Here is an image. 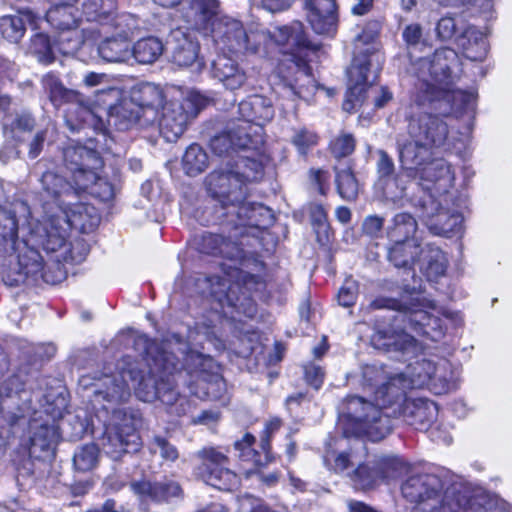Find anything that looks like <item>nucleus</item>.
<instances>
[{
	"mask_svg": "<svg viewBox=\"0 0 512 512\" xmlns=\"http://www.w3.org/2000/svg\"><path fill=\"white\" fill-rule=\"evenodd\" d=\"M275 41L280 45L292 44L299 48L317 50V45H312L308 41L303 25L300 22H294L290 26H284L278 29V35H274Z\"/></svg>",
	"mask_w": 512,
	"mask_h": 512,
	"instance_id": "nucleus-41",
	"label": "nucleus"
},
{
	"mask_svg": "<svg viewBox=\"0 0 512 512\" xmlns=\"http://www.w3.org/2000/svg\"><path fill=\"white\" fill-rule=\"evenodd\" d=\"M402 496L414 506L410 512H487L476 495L445 488V481L433 473L409 476L401 486Z\"/></svg>",
	"mask_w": 512,
	"mask_h": 512,
	"instance_id": "nucleus-5",
	"label": "nucleus"
},
{
	"mask_svg": "<svg viewBox=\"0 0 512 512\" xmlns=\"http://www.w3.org/2000/svg\"><path fill=\"white\" fill-rule=\"evenodd\" d=\"M197 456L199 474L205 482L222 491H232L238 484V476L227 466L229 458L215 447H204Z\"/></svg>",
	"mask_w": 512,
	"mask_h": 512,
	"instance_id": "nucleus-12",
	"label": "nucleus"
},
{
	"mask_svg": "<svg viewBox=\"0 0 512 512\" xmlns=\"http://www.w3.org/2000/svg\"><path fill=\"white\" fill-rule=\"evenodd\" d=\"M307 20L317 34H332L337 25L336 0H306Z\"/></svg>",
	"mask_w": 512,
	"mask_h": 512,
	"instance_id": "nucleus-22",
	"label": "nucleus"
},
{
	"mask_svg": "<svg viewBox=\"0 0 512 512\" xmlns=\"http://www.w3.org/2000/svg\"><path fill=\"white\" fill-rule=\"evenodd\" d=\"M30 49L39 55L40 60L51 61V43L49 37L44 33H37L31 39Z\"/></svg>",
	"mask_w": 512,
	"mask_h": 512,
	"instance_id": "nucleus-60",
	"label": "nucleus"
},
{
	"mask_svg": "<svg viewBox=\"0 0 512 512\" xmlns=\"http://www.w3.org/2000/svg\"><path fill=\"white\" fill-rule=\"evenodd\" d=\"M310 180L317 187L320 194L325 195L329 188L330 173L324 169H311Z\"/></svg>",
	"mask_w": 512,
	"mask_h": 512,
	"instance_id": "nucleus-63",
	"label": "nucleus"
},
{
	"mask_svg": "<svg viewBox=\"0 0 512 512\" xmlns=\"http://www.w3.org/2000/svg\"><path fill=\"white\" fill-rule=\"evenodd\" d=\"M370 344L384 352L405 353L416 347V339L404 329L392 325L376 326L370 337Z\"/></svg>",
	"mask_w": 512,
	"mask_h": 512,
	"instance_id": "nucleus-20",
	"label": "nucleus"
},
{
	"mask_svg": "<svg viewBox=\"0 0 512 512\" xmlns=\"http://www.w3.org/2000/svg\"><path fill=\"white\" fill-rule=\"evenodd\" d=\"M130 488L135 495L143 501L154 503H169L173 499L182 496V489L178 482L171 479L150 481L142 479L130 483Z\"/></svg>",
	"mask_w": 512,
	"mask_h": 512,
	"instance_id": "nucleus-19",
	"label": "nucleus"
},
{
	"mask_svg": "<svg viewBox=\"0 0 512 512\" xmlns=\"http://www.w3.org/2000/svg\"><path fill=\"white\" fill-rule=\"evenodd\" d=\"M91 378L83 375L79 384L92 389L91 403L96 411L109 413L110 408L126 402L131 395V389L145 402H151L158 398L164 403H172L176 400L174 391L162 393L158 386L152 385L151 378H145L143 373L136 368L122 369L112 375H103L99 378Z\"/></svg>",
	"mask_w": 512,
	"mask_h": 512,
	"instance_id": "nucleus-4",
	"label": "nucleus"
},
{
	"mask_svg": "<svg viewBox=\"0 0 512 512\" xmlns=\"http://www.w3.org/2000/svg\"><path fill=\"white\" fill-rule=\"evenodd\" d=\"M374 466L381 481L394 478L404 469L403 461L397 456H383L375 460Z\"/></svg>",
	"mask_w": 512,
	"mask_h": 512,
	"instance_id": "nucleus-48",
	"label": "nucleus"
},
{
	"mask_svg": "<svg viewBox=\"0 0 512 512\" xmlns=\"http://www.w3.org/2000/svg\"><path fill=\"white\" fill-rule=\"evenodd\" d=\"M111 418L107 425L115 426L126 434L137 433L136 429L141 424V414L138 410L130 407H111Z\"/></svg>",
	"mask_w": 512,
	"mask_h": 512,
	"instance_id": "nucleus-39",
	"label": "nucleus"
},
{
	"mask_svg": "<svg viewBox=\"0 0 512 512\" xmlns=\"http://www.w3.org/2000/svg\"><path fill=\"white\" fill-rule=\"evenodd\" d=\"M99 449L91 443L79 447L73 457L75 468L81 472H87L96 467L98 463Z\"/></svg>",
	"mask_w": 512,
	"mask_h": 512,
	"instance_id": "nucleus-44",
	"label": "nucleus"
},
{
	"mask_svg": "<svg viewBox=\"0 0 512 512\" xmlns=\"http://www.w3.org/2000/svg\"><path fill=\"white\" fill-rule=\"evenodd\" d=\"M406 226H389L387 235L393 242L388 251L389 261L397 268L413 270L421 255V245L414 237L405 235L404 238H396V234L400 233L402 228Z\"/></svg>",
	"mask_w": 512,
	"mask_h": 512,
	"instance_id": "nucleus-18",
	"label": "nucleus"
},
{
	"mask_svg": "<svg viewBox=\"0 0 512 512\" xmlns=\"http://www.w3.org/2000/svg\"><path fill=\"white\" fill-rule=\"evenodd\" d=\"M57 432L54 427L42 425L33 434L31 442L33 446H39L41 449L49 448L57 440Z\"/></svg>",
	"mask_w": 512,
	"mask_h": 512,
	"instance_id": "nucleus-59",
	"label": "nucleus"
},
{
	"mask_svg": "<svg viewBox=\"0 0 512 512\" xmlns=\"http://www.w3.org/2000/svg\"><path fill=\"white\" fill-rule=\"evenodd\" d=\"M42 186L47 195L53 198L59 214L51 215V224H96L99 221L96 208L80 201V188L72 185L64 177L55 172L47 171L41 178Z\"/></svg>",
	"mask_w": 512,
	"mask_h": 512,
	"instance_id": "nucleus-8",
	"label": "nucleus"
},
{
	"mask_svg": "<svg viewBox=\"0 0 512 512\" xmlns=\"http://www.w3.org/2000/svg\"><path fill=\"white\" fill-rule=\"evenodd\" d=\"M63 158L65 167L76 184L85 177H88V180L94 179L95 170L103 166L102 159L95 150L80 145L66 147Z\"/></svg>",
	"mask_w": 512,
	"mask_h": 512,
	"instance_id": "nucleus-16",
	"label": "nucleus"
},
{
	"mask_svg": "<svg viewBox=\"0 0 512 512\" xmlns=\"http://www.w3.org/2000/svg\"><path fill=\"white\" fill-rule=\"evenodd\" d=\"M76 0H60V3L50 8L45 20L56 29L61 30L59 35L60 50L64 54L74 52L79 49L81 41L76 31L77 17L74 15L72 4Z\"/></svg>",
	"mask_w": 512,
	"mask_h": 512,
	"instance_id": "nucleus-14",
	"label": "nucleus"
},
{
	"mask_svg": "<svg viewBox=\"0 0 512 512\" xmlns=\"http://www.w3.org/2000/svg\"><path fill=\"white\" fill-rule=\"evenodd\" d=\"M417 262L420 263V271L430 282H437L446 274L448 268L446 254L439 247L432 245H427L425 249L421 248Z\"/></svg>",
	"mask_w": 512,
	"mask_h": 512,
	"instance_id": "nucleus-29",
	"label": "nucleus"
},
{
	"mask_svg": "<svg viewBox=\"0 0 512 512\" xmlns=\"http://www.w3.org/2000/svg\"><path fill=\"white\" fill-rule=\"evenodd\" d=\"M213 70L215 77L230 90L240 88L246 80L244 72L240 71L235 61L226 55L218 56L213 61Z\"/></svg>",
	"mask_w": 512,
	"mask_h": 512,
	"instance_id": "nucleus-34",
	"label": "nucleus"
},
{
	"mask_svg": "<svg viewBox=\"0 0 512 512\" xmlns=\"http://www.w3.org/2000/svg\"><path fill=\"white\" fill-rule=\"evenodd\" d=\"M460 29L456 19L447 15L438 20L435 32L439 40L448 41L455 37Z\"/></svg>",
	"mask_w": 512,
	"mask_h": 512,
	"instance_id": "nucleus-56",
	"label": "nucleus"
},
{
	"mask_svg": "<svg viewBox=\"0 0 512 512\" xmlns=\"http://www.w3.org/2000/svg\"><path fill=\"white\" fill-rule=\"evenodd\" d=\"M121 97L122 89L113 86L111 83L95 92V102L108 108V116L110 115V107L114 106L116 104L114 102L119 101Z\"/></svg>",
	"mask_w": 512,
	"mask_h": 512,
	"instance_id": "nucleus-51",
	"label": "nucleus"
},
{
	"mask_svg": "<svg viewBox=\"0 0 512 512\" xmlns=\"http://www.w3.org/2000/svg\"><path fill=\"white\" fill-rule=\"evenodd\" d=\"M373 59L379 63V56L376 54L371 55L370 58L367 56L355 57L352 65L348 70L349 80L353 85L349 87L346 94V99L343 102V109L346 112H353L357 106H360L363 102V93L367 85L372 84L377 78L380 68L377 66L374 70L373 77H370V67L372 66Z\"/></svg>",
	"mask_w": 512,
	"mask_h": 512,
	"instance_id": "nucleus-15",
	"label": "nucleus"
},
{
	"mask_svg": "<svg viewBox=\"0 0 512 512\" xmlns=\"http://www.w3.org/2000/svg\"><path fill=\"white\" fill-rule=\"evenodd\" d=\"M143 119V114L132 97L122 98L114 106L110 107L109 122L120 130L128 129L132 124Z\"/></svg>",
	"mask_w": 512,
	"mask_h": 512,
	"instance_id": "nucleus-33",
	"label": "nucleus"
},
{
	"mask_svg": "<svg viewBox=\"0 0 512 512\" xmlns=\"http://www.w3.org/2000/svg\"><path fill=\"white\" fill-rule=\"evenodd\" d=\"M316 240L320 247L329 250L335 240V232L332 226H314Z\"/></svg>",
	"mask_w": 512,
	"mask_h": 512,
	"instance_id": "nucleus-62",
	"label": "nucleus"
},
{
	"mask_svg": "<svg viewBox=\"0 0 512 512\" xmlns=\"http://www.w3.org/2000/svg\"><path fill=\"white\" fill-rule=\"evenodd\" d=\"M162 53L163 44L155 37H147L138 40L131 50V56L141 64H151L155 62Z\"/></svg>",
	"mask_w": 512,
	"mask_h": 512,
	"instance_id": "nucleus-40",
	"label": "nucleus"
},
{
	"mask_svg": "<svg viewBox=\"0 0 512 512\" xmlns=\"http://www.w3.org/2000/svg\"><path fill=\"white\" fill-rule=\"evenodd\" d=\"M226 392V381L222 374L213 377H194V397L201 400L219 401Z\"/></svg>",
	"mask_w": 512,
	"mask_h": 512,
	"instance_id": "nucleus-37",
	"label": "nucleus"
},
{
	"mask_svg": "<svg viewBox=\"0 0 512 512\" xmlns=\"http://www.w3.org/2000/svg\"><path fill=\"white\" fill-rule=\"evenodd\" d=\"M40 20L31 10L19 11L18 15H6L0 18V33L11 43H18L24 36L26 25L37 28Z\"/></svg>",
	"mask_w": 512,
	"mask_h": 512,
	"instance_id": "nucleus-28",
	"label": "nucleus"
},
{
	"mask_svg": "<svg viewBox=\"0 0 512 512\" xmlns=\"http://www.w3.org/2000/svg\"><path fill=\"white\" fill-rule=\"evenodd\" d=\"M98 53L107 62H125L131 56L130 41L122 35L107 38L99 45Z\"/></svg>",
	"mask_w": 512,
	"mask_h": 512,
	"instance_id": "nucleus-38",
	"label": "nucleus"
},
{
	"mask_svg": "<svg viewBox=\"0 0 512 512\" xmlns=\"http://www.w3.org/2000/svg\"><path fill=\"white\" fill-rule=\"evenodd\" d=\"M130 96L142 111L144 123H153L158 119L160 110L164 109L163 90L153 83H141L134 86Z\"/></svg>",
	"mask_w": 512,
	"mask_h": 512,
	"instance_id": "nucleus-21",
	"label": "nucleus"
},
{
	"mask_svg": "<svg viewBox=\"0 0 512 512\" xmlns=\"http://www.w3.org/2000/svg\"><path fill=\"white\" fill-rule=\"evenodd\" d=\"M33 226H0V257L15 256L18 273L11 285L25 283L28 275H35L42 269V257L30 246L29 233Z\"/></svg>",
	"mask_w": 512,
	"mask_h": 512,
	"instance_id": "nucleus-10",
	"label": "nucleus"
},
{
	"mask_svg": "<svg viewBox=\"0 0 512 512\" xmlns=\"http://www.w3.org/2000/svg\"><path fill=\"white\" fill-rule=\"evenodd\" d=\"M336 185L339 195L345 200H354L358 194V183L350 169L336 171Z\"/></svg>",
	"mask_w": 512,
	"mask_h": 512,
	"instance_id": "nucleus-47",
	"label": "nucleus"
},
{
	"mask_svg": "<svg viewBox=\"0 0 512 512\" xmlns=\"http://www.w3.org/2000/svg\"><path fill=\"white\" fill-rule=\"evenodd\" d=\"M84 228L85 226H69L67 247L60 254L64 263L78 264L88 255L90 243L83 237L86 234Z\"/></svg>",
	"mask_w": 512,
	"mask_h": 512,
	"instance_id": "nucleus-32",
	"label": "nucleus"
},
{
	"mask_svg": "<svg viewBox=\"0 0 512 512\" xmlns=\"http://www.w3.org/2000/svg\"><path fill=\"white\" fill-rule=\"evenodd\" d=\"M291 141L301 155H306L312 147L317 145L318 135L312 130L301 128L295 130Z\"/></svg>",
	"mask_w": 512,
	"mask_h": 512,
	"instance_id": "nucleus-50",
	"label": "nucleus"
},
{
	"mask_svg": "<svg viewBox=\"0 0 512 512\" xmlns=\"http://www.w3.org/2000/svg\"><path fill=\"white\" fill-rule=\"evenodd\" d=\"M194 30L210 36L223 53L255 51L242 22L219 12L218 0H194Z\"/></svg>",
	"mask_w": 512,
	"mask_h": 512,
	"instance_id": "nucleus-7",
	"label": "nucleus"
},
{
	"mask_svg": "<svg viewBox=\"0 0 512 512\" xmlns=\"http://www.w3.org/2000/svg\"><path fill=\"white\" fill-rule=\"evenodd\" d=\"M77 185L80 188V201L83 198V194L88 193L99 201L110 202L115 198L118 191L117 186L106 178L100 177L97 170H95L94 179L88 180V177H85L80 182H77Z\"/></svg>",
	"mask_w": 512,
	"mask_h": 512,
	"instance_id": "nucleus-36",
	"label": "nucleus"
},
{
	"mask_svg": "<svg viewBox=\"0 0 512 512\" xmlns=\"http://www.w3.org/2000/svg\"><path fill=\"white\" fill-rule=\"evenodd\" d=\"M252 105L254 108V123H260L271 120L274 116V110L271 101L262 96H253Z\"/></svg>",
	"mask_w": 512,
	"mask_h": 512,
	"instance_id": "nucleus-52",
	"label": "nucleus"
},
{
	"mask_svg": "<svg viewBox=\"0 0 512 512\" xmlns=\"http://www.w3.org/2000/svg\"><path fill=\"white\" fill-rule=\"evenodd\" d=\"M398 413L409 426L425 431L436 421L438 407L430 399L408 397L399 405Z\"/></svg>",
	"mask_w": 512,
	"mask_h": 512,
	"instance_id": "nucleus-17",
	"label": "nucleus"
},
{
	"mask_svg": "<svg viewBox=\"0 0 512 512\" xmlns=\"http://www.w3.org/2000/svg\"><path fill=\"white\" fill-rule=\"evenodd\" d=\"M69 226H33L30 236V246L37 250L41 247L47 253L61 254L67 247Z\"/></svg>",
	"mask_w": 512,
	"mask_h": 512,
	"instance_id": "nucleus-24",
	"label": "nucleus"
},
{
	"mask_svg": "<svg viewBox=\"0 0 512 512\" xmlns=\"http://www.w3.org/2000/svg\"><path fill=\"white\" fill-rule=\"evenodd\" d=\"M458 65V55L451 48L436 50L431 57L412 63L411 72L416 76L415 101L420 106L427 103L443 115L473 113L477 94L474 90L453 88V69Z\"/></svg>",
	"mask_w": 512,
	"mask_h": 512,
	"instance_id": "nucleus-2",
	"label": "nucleus"
},
{
	"mask_svg": "<svg viewBox=\"0 0 512 512\" xmlns=\"http://www.w3.org/2000/svg\"><path fill=\"white\" fill-rule=\"evenodd\" d=\"M377 185L382 190L383 196L393 201L401 198L406 190V186L398 176L387 177Z\"/></svg>",
	"mask_w": 512,
	"mask_h": 512,
	"instance_id": "nucleus-53",
	"label": "nucleus"
},
{
	"mask_svg": "<svg viewBox=\"0 0 512 512\" xmlns=\"http://www.w3.org/2000/svg\"><path fill=\"white\" fill-rule=\"evenodd\" d=\"M61 262H63V261L59 254L56 256V263L54 264L55 265L54 271H52V267H48L47 269H45L44 265L42 264L41 271L35 275H28L27 279L29 277L36 278L38 275H40L46 283L53 284V285L60 283L61 281H63L66 278V275H67V271L64 269V267L62 265H60Z\"/></svg>",
	"mask_w": 512,
	"mask_h": 512,
	"instance_id": "nucleus-55",
	"label": "nucleus"
},
{
	"mask_svg": "<svg viewBox=\"0 0 512 512\" xmlns=\"http://www.w3.org/2000/svg\"><path fill=\"white\" fill-rule=\"evenodd\" d=\"M400 379L389 377L387 381L376 387L373 392V401H367L361 396H353L349 405L360 407L347 413V418L354 426L353 434L366 436L369 440L376 442L384 439L392 430L391 419L384 414L383 409L398 406L403 402L405 396L404 388L399 385Z\"/></svg>",
	"mask_w": 512,
	"mask_h": 512,
	"instance_id": "nucleus-6",
	"label": "nucleus"
},
{
	"mask_svg": "<svg viewBox=\"0 0 512 512\" xmlns=\"http://www.w3.org/2000/svg\"><path fill=\"white\" fill-rule=\"evenodd\" d=\"M359 284L356 280L349 276L345 278L337 293V302L345 308L353 307L358 298Z\"/></svg>",
	"mask_w": 512,
	"mask_h": 512,
	"instance_id": "nucleus-49",
	"label": "nucleus"
},
{
	"mask_svg": "<svg viewBox=\"0 0 512 512\" xmlns=\"http://www.w3.org/2000/svg\"><path fill=\"white\" fill-rule=\"evenodd\" d=\"M189 26H181L172 30L171 41L174 43L172 62L179 67L192 64V38Z\"/></svg>",
	"mask_w": 512,
	"mask_h": 512,
	"instance_id": "nucleus-35",
	"label": "nucleus"
},
{
	"mask_svg": "<svg viewBox=\"0 0 512 512\" xmlns=\"http://www.w3.org/2000/svg\"><path fill=\"white\" fill-rule=\"evenodd\" d=\"M264 143L263 129L247 122L236 124L210 141L212 151L221 156L231 150H257Z\"/></svg>",
	"mask_w": 512,
	"mask_h": 512,
	"instance_id": "nucleus-13",
	"label": "nucleus"
},
{
	"mask_svg": "<svg viewBox=\"0 0 512 512\" xmlns=\"http://www.w3.org/2000/svg\"><path fill=\"white\" fill-rule=\"evenodd\" d=\"M288 69L295 73L293 82L289 83L291 92L300 99L310 102L315 92L319 88L312 71L307 62L301 57L291 55L288 60Z\"/></svg>",
	"mask_w": 512,
	"mask_h": 512,
	"instance_id": "nucleus-25",
	"label": "nucleus"
},
{
	"mask_svg": "<svg viewBox=\"0 0 512 512\" xmlns=\"http://www.w3.org/2000/svg\"><path fill=\"white\" fill-rule=\"evenodd\" d=\"M10 105V97L0 93V111L5 113L2 118L4 135L6 138L16 139L17 132L30 131L33 128L34 119L28 113H8Z\"/></svg>",
	"mask_w": 512,
	"mask_h": 512,
	"instance_id": "nucleus-30",
	"label": "nucleus"
},
{
	"mask_svg": "<svg viewBox=\"0 0 512 512\" xmlns=\"http://www.w3.org/2000/svg\"><path fill=\"white\" fill-rule=\"evenodd\" d=\"M406 316L410 329L421 337L438 341L445 335L446 326L443 320L426 310L410 306Z\"/></svg>",
	"mask_w": 512,
	"mask_h": 512,
	"instance_id": "nucleus-26",
	"label": "nucleus"
},
{
	"mask_svg": "<svg viewBox=\"0 0 512 512\" xmlns=\"http://www.w3.org/2000/svg\"><path fill=\"white\" fill-rule=\"evenodd\" d=\"M262 165L249 158L239 159L226 170H217L206 178V188L212 198L223 207H231L240 220L247 224L274 221L272 210L260 203L247 200L248 183L261 177Z\"/></svg>",
	"mask_w": 512,
	"mask_h": 512,
	"instance_id": "nucleus-3",
	"label": "nucleus"
},
{
	"mask_svg": "<svg viewBox=\"0 0 512 512\" xmlns=\"http://www.w3.org/2000/svg\"><path fill=\"white\" fill-rule=\"evenodd\" d=\"M351 480L356 489L370 491L375 489L381 482L375 466L366 463L359 464L351 474Z\"/></svg>",
	"mask_w": 512,
	"mask_h": 512,
	"instance_id": "nucleus-42",
	"label": "nucleus"
},
{
	"mask_svg": "<svg viewBox=\"0 0 512 512\" xmlns=\"http://www.w3.org/2000/svg\"><path fill=\"white\" fill-rule=\"evenodd\" d=\"M217 284L220 289L213 288L211 294L233 320H252L257 316L258 305L253 294L261 284L259 275L237 270L235 280L219 278Z\"/></svg>",
	"mask_w": 512,
	"mask_h": 512,
	"instance_id": "nucleus-9",
	"label": "nucleus"
},
{
	"mask_svg": "<svg viewBox=\"0 0 512 512\" xmlns=\"http://www.w3.org/2000/svg\"><path fill=\"white\" fill-rule=\"evenodd\" d=\"M448 125L439 116L421 113L411 116L407 136L396 140L401 169L408 177L419 178L422 185L442 194L454 186L455 173L443 158H436L434 151L445 145Z\"/></svg>",
	"mask_w": 512,
	"mask_h": 512,
	"instance_id": "nucleus-1",
	"label": "nucleus"
},
{
	"mask_svg": "<svg viewBox=\"0 0 512 512\" xmlns=\"http://www.w3.org/2000/svg\"><path fill=\"white\" fill-rule=\"evenodd\" d=\"M307 218L311 224H326L328 215L326 209L320 204H310L306 208Z\"/></svg>",
	"mask_w": 512,
	"mask_h": 512,
	"instance_id": "nucleus-64",
	"label": "nucleus"
},
{
	"mask_svg": "<svg viewBox=\"0 0 512 512\" xmlns=\"http://www.w3.org/2000/svg\"><path fill=\"white\" fill-rule=\"evenodd\" d=\"M161 116H158L160 132L169 141H176L186 130L188 114L181 107L169 110L164 107Z\"/></svg>",
	"mask_w": 512,
	"mask_h": 512,
	"instance_id": "nucleus-31",
	"label": "nucleus"
},
{
	"mask_svg": "<svg viewBox=\"0 0 512 512\" xmlns=\"http://www.w3.org/2000/svg\"><path fill=\"white\" fill-rule=\"evenodd\" d=\"M101 442L104 452L113 460L120 459L125 453L137 452L141 446L138 433L126 434L109 425H105Z\"/></svg>",
	"mask_w": 512,
	"mask_h": 512,
	"instance_id": "nucleus-23",
	"label": "nucleus"
},
{
	"mask_svg": "<svg viewBox=\"0 0 512 512\" xmlns=\"http://www.w3.org/2000/svg\"><path fill=\"white\" fill-rule=\"evenodd\" d=\"M457 44L463 55L475 62H483L489 53L487 34L474 25H467L457 36Z\"/></svg>",
	"mask_w": 512,
	"mask_h": 512,
	"instance_id": "nucleus-27",
	"label": "nucleus"
},
{
	"mask_svg": "<svg viewBox=\"0 0 512 512\" xmlns=\"http://www.w3.org/2000/svg\"><path fill=\"white\" fill-rule=\"evenodd\" d=\"M256 437L246 432L240 440L234 443L238 457L243 462L251 463L255 469L261 468V453L255 449Z\"/></svg>",
	"mask_w": 512,
	"mask_h": 512,
	"instance_id": "nucleus-43",
	"label": "nucleus"
},
{
	"mask_svg": "<svg viewBox=\"0 0 512 512\" xmlns=\"http://www.w3.org/2000/svg\"><path fill=\"white\" fill-rule=\"evenodd\" d=\"M222 374V366L212 356L194 349V377H213Z\"/></svg>",
	"mask_w": 512,
	"mask_h": 512,
	"instance_id": "nucleus-46",
	"label": "nucleus"
},
{
	"mask_svg": "<svg viewBox=\"0 0 512 512\" xmlns=\"http://www.w3.org/2000/svg\"><path fill=\"white\" fill-rule=\"evenodd\" d=\"M377 173L378 184H381L387 177L394 176L395 165L393 159L384 150L378 151Z\"/></svg>",
	"mask_w": 512,
	"mask_h": 512,
	"instance_id": "nucleus-61",
	"label": "nucleus"
},
{
	"mask_svg": "<svg viewBox=\"0 0 512 512\" xmlns=\"http://www.w3.org/2000/svg\"><path fill=\"white\" fill-rule=\"evenodd\" d=\"M115 9V0H89L83 5V13L88 21H101Z\"/></svg>",
	"mask_w": 512,
	"mask_h": 512,
	"instance_id": "nucleus-45",
	"label": "nucleus"
},
{
	"mask_svg": "<svg viewBox=\"0 0 512 512\" xmlns=\"http://www.w3.org/2000/svg\"><path fill=\"white\" fill-rule=\"evenodd\" d=\"M355 149V140L351 134L342 133L331 142V151L337 158L350 155Z\"/></svg>",
	"mask_w": 512,
	"mask_h": 512,
	"instance_id": "nucleus-57",
	"label": "nucleus"
},
{
	"mask_svg": "<svg viewBox=\"0 0 512 512\" xmlns=\"http://www.w3.org/2000/svg\"><path fill=\"white\" fill-rule=\"evenodd\" d=\"M372 309H388L397 312H402L405 315L410 310V304L402 302L401 300L387 296H377L370 303Z\"/></svg>",
	"mask_w": 512,
	"mask_h": 512,
	"instance_id": "nucleus-58",
	"label": "nucleus"
},
{
	"mask_svg": "<svg viewBox=\"0 0 512 512\" xmlns=\"http://www.w3.org/2000/svg\"><path fill=\"white\" fill-rule=\"evenodd\" d=\"M303 378L308 386L318 391L324 384L325 371L321 366L309 362L303 367Z\"/></svg>",
	"mask_w": 512,
	"mask_h": 512,
	"instance_id": "nucleus-54",
	"label": "nucleus"
},
{
	"mask_svg": "<svg viewBox=\"0 0 512 512\" xmlns=\"http://www.w3.org/2000/svg\"><path fill=\"white\" fill-rule=\"evenodd\" d=\"M41 82L44 92L55 107L58 108L65 103L71 104L65 115L66 124L71 131H78L86 124L95 123V113L89 107L80 104V94L67 89L56 75L48 73L42 77Z\"/></svg>",
	"mask_w": 512,
	"mask_h": 512,
	"instance_id": "nucleus-11",
	"label": "nucleus"
}]
</instances>
